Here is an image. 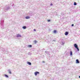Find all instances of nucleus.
<instances>
[{
    "instance_id": "2eb2a0df",
    "label": "nucleus",
    "mask_w": 80,
    "mask_h": 80,
    "mask_svg": "<svg viewBox=\"0 0 80 80\" xmlns=\"http://www.w3.org/2000/svg\"><path fill=\"white\" fill-rule=\"evenodd\" d=\"M34 42H35V43H37V41H35Z\"/></svg>"
},
{
    "instance_id": "9d476101",
    "label": "nucleus",
    "mask_w": 80,
    "mask_h": 80,
    "mask_svg": "<svg viewBox=\"0 0 80 80\" xmlns=\"http://www.w3.org/2000/svg\"><path fill=\"white\" fill-rule=\"evenodd\" d=\"M22 28H23V29H26V26H23L22 27Z\"/></svg>"
},
{
    "instance_id": "1a4fd4ad",
    "label": "nucleus",
    "mask_w": 80,
    "mask_h": 80,
    "mask_svg": "<svg viewBox=\"0 0 80 80\" xmlns=\"http://www.w3.org/2000/svg\"><path fill=\"white\" fill-rule=\"evenodd\" d=\"M28 63L29 65H31L32 63L31 62H28Z\"/></svg>"
},
{
    "instance_id": "ddd939ff",
    "label": "nucleus",
    "mask_w": 80,
    "mask_h": 80,
    "mask_svg": "<svg viewBox=\"0 0 80 80\" xmlns=\"http://www.w3.org/2000/svg\"><path fill=\"white\" fill-rule=\"evenodd\" d=\"M70 55H72V52H70Z\"/></svg>"
},
{
    "instance_id": "6e6552de",
    "label": "nucleus",
    "mask_w": 80,
    "mask_h": 80,
    "mask_svg": "<svg viewBox=\"0 0 80 80\" xmlns=\"http://www.w3.org/2000/svg\"><path fill=\"white\" fill-rule=\"evenodd\" d=\"M53 33H57V31L55 30H54Z\"/></svg>"
},
{
    "instance_id": "f03ea898",
    "label": "nucleus",
    "mask_w": 80,
    "mask_h": 80,
    "mask_svg": "<svg viewBox=\"0 0 80 80\" xmlns=\"http://www.w3.org/2000/svg\"><path fill=\"white\" fill-rule=\"evenodd\" d=\"M39 74V72H34V74L35 75V76H37V74Z\"/></svg>"
},
{
    "instance_id": "a211bd4d",
    "label": "nucleus",
    "mask_w": 80,
    "mask_h": 80,
    "mask_svg": "<svg viewBox=\"0 0 80 80\" xmlns=\"http://www.w3.org/2000/svg\"><path fill=\"white\" fill-rule=\"evenodd\" d=\"M74 25H73V24H72V27H73Z\"/></svg>"
},
{
    "instance_id": "39448f33",
    "label": "nucleus",
    "mask_w": 80,
    "mask_h": 80,
    "mask_svg": "<svg viewBox=\"0 0 80 80\" xmlns=\"http://www.w3.org/2000/svg\"><path fill=\"white\" fill-rule=\"evenodd\" d=\"M76 61V63H80V62H79V61H78V59H77Z\"/></svg>"
},
{
    "instance_id": "7ed1b4c3",
    "label": "nucleus",
    "mask_w": 80,
    "mask_h": 80,
    "mask_svg": "<svg viewBox=\"0 0 80 80\" xmlns=\"http://www.w3.org/2000/svg\"><path fill=\"white\" fill-rule=\"evenodd\" d=\"M8 73H10V74H12V72H11V71H10V69H9L8 70Z\"/></svg>"
},
{
    "instance_id": "dca6fc26",
    "label": "nucleus",
    "mask_w": 80,
    "mask_h": 80,
    "mask_svg": "<svg viewBox=\"0 0 80 80\" xmlns=\"http://www.w3.org/2000/svg\"><path fill=\"white\" fill-rule=\"evenodd\" d=\"M48 22H50V20H48Z\"/></svg>"
},
{
    "instance_id": "6ab92c4d",
    "label": "nucleus",
    "mask_w": 80,
    "mask_h": 80,
    "mask_svg": "<svg viewBox=\"0 0 80 80\" xmlns=\"http://www.w3.org/2000/svg\"><path fill=\"white\" fill-rule=\"evenodd\" d=\"M34 31L35 32L36 31V30L35 29H34Z\"/></svg>"
},
{
    "instance_id": "4468645a",
    "label": "nucleus",
    "mask_w": 80,
    "mask_h": 80,
    "mask_svg": "<svg viewBox=\"0 0 80 80\" xmlns=\"http://www.w3.org/2000/svg\"><path fill=\"white\" fill-rule=\"evenodd\" d=\"M74 5H77V3L76 2H74Z\"/></svg>"
},
{
    "instance_id": "f257e3e1",
    "label": "nucleus",
    "mask_w": 80,
    "mask_h": 80,
    "mask_svg": "<svg viewBox=\"0 0 80 80\" xmlns=\"http://www.w3.org/2000/svg\"><path fill=\"white\" fill-rule=\"evenodd\" d=\"M74 46L75 47V48H77V49L78 51H79V49H78V46H77V44H74Z\"/></svg>"
},
{
    "instance_id": "aec40b11",
    "label": "nucleus",
    "mask_w": 80,
    "mask_h": 80,
    "mask_svg": "<svg viewBox=\"0 0 80 80\" xmlns=\"http://www.w3.org/2000/svg\"><path fill=\"white\" fill-rule=\"evenodd\" d=\"M42 62H43V63H45V61H42Z\"/></svg>"
},
{
    "instance_id": "412c9836",
    "label": "nucleus",
    "mask_w": 80,
    "mask_h": 80,
    "mask_svg": "<svg viewBox=\"0 0 80 80\" xmlns=\"http://www.w3.org/2000/svg\"><path fill=\"white\" fill-rule=\"evenodd\" d=\"M79 78H80V76H79Z\"/></svg>"
},
{
    "instance_id": "f8f14e48",
    "label": "nucleus",
    "mask_w": 80,
    "mask_h": 80,
    "mask_svg": "<svg viewBox=\"0 0 80 80\" xmlns=\"http://www.w3.org/2000/svg\"><path fill=\"white\" fill-rule=\"evenodd\" d=\"M28 47H32V46L31 45H29L28 46Z\"/></svg>"
},
{
    "instance_id": "0eeeda50",
    "label": "nucleus",
    "mask_w": 80,
    "mask_h": 80,
    "mask_svg": "<svg viewBox=\"0 0 80 80\" xmlns=\"http://www.w3.org/2000/svg\"><path fill=\"white\" fill-rule=\"evenodd\" d=\"M68 34V32H66L65 33V35H67Z\"/></svg>"
},
{
    "instance_id": "f3484780",
    "label": "nucleus",
    "mask_w": 80,
    "mask_h": 80,
    "mask_svg": "<svg viewBox=\"0 0 80 80\" xmlns=\"http://www.w3.org/2000/svg\"><path fill=\"white\" fill-rule=\"evenodd\" d=\"M50 5L51 6H52V5H53V4H52V3H51V4Z\"/></svg>"
},
{
    "instance_id": "423d86ee",
    "label": "nucleus",
    "mask_w": 80,
    "mask_h": 80,
    "mask_svg": "<svg viewBox=\"0 0 80 80\" xmlns=\"http://www.w3.org/2000/svg\"><path fill=\"white\" fill-rule=\"evenodd\" d=\"M26 19H29V18H30V17H29V16H27V17H26Z\"/></svg>"
},
{
    "instance_id": "20e7f679",
    "label": "nucleus",
    "mask_w": 80,
    "mask_h": 80,
    "mask_svg": "<svg viewBox=\"0 0 80 80\" xmlns=\"http://www.w3.org/2000/svg\"><path fill=\"white\" fill-rule=\"evenodd\" d=\"M17 37H21V35L20 34H17Z\"/></svg>"
},
{
    "instance_id": "9b49d317",
    "label": "nucleus",
    "mask_w": 80,
    "mask_h": 80,
    "mask_svg": "<svg viewBox=\"0 0 80 80\" xmlns=\"http://www.w3.org/2000/svg\"><path fill=\"white\" fill-rule=\"evenodd\" d=\"M5 77H7V78H8V75L6 74H5Z\"/></svg>"
}]
</instances>
